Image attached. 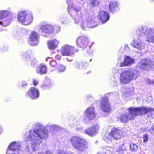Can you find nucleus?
<instances>
[{
  "mask_svg": "<svg viewBox=\"0 0 154 154\" xmlns=\"http://www.w3.org/2000/svg\"><path fill=\"white\" fill-rule=\"evenodd\" d=\"M50 128L54 130H59L60 129L58 125L54 124L51 125H50Z\"/></svg>",
  "mask_w": 154,
  "mask_h": 154,
  "instance_id": "35",
  "label": "nucleus"
},
{
  "mask_svg": "<svg viewBox=\"0 0 154 154\" xmlns=\"http://www.w3.org/2000/svg\"><path fill=\"white\" fill-rule=\"evenodd\" d=\"M100 0H89L88 4L92 7L97 6L100 2Z\"/></svg>",
  "mask_w": 154,
  "mask_h": 154,
  "instance_id": "26",
  "label": "nucleus"
},
{
  "mask_svg": "<svg viewBox=\"0 0 154 154\" xmlns=\"http://www.w3.org/2000/svg\"><path fill=\"white\" fill-rule=\"evenodd\" d=\"M91 59L90 60V61H91Z\"/></svg>",
  "mask_w": 154,
  "mask_h": 154,
  "instance_id": "54",
  "label": "nucleus"
},
{
  "mask_svg": "<svg viewBox=\"0 0 154 154\" xmlns=\"http://www.w3.org/2000/svg\"><path fill=\"white\" fill-rule=\"evenodd\" d=\"M61 23L62 25H66L69 24L70 22V20L68 17H65L62 19L61 20Z\"/></svg>",
  "mask_w": 154,
  "mask_h": 154,
  "instance_id": "30",
  "label": "nucleus"
},
{
  "mask_svg": "<svg viewBox=\"0 0 154 154\" xmlns=\"http://www.w3.org/2000/svg\"><path fill=\"white\" fill-rule=\"evenodd\" d=\"M27 85V83L26 81H23L22 83V84L21 85V86H22L24 87V86H26Z\"/></svg>",
  "mask_w": 154,
  "mask_h": 154,
  "instance_id": "42",
  "label": "nucleus"
},
{
  "mask_svg": "<svg viewBox=\"0 0 154 154\" xmlns=\"http://www.w3.org/2000/svg\"><path fill=\"white\" fill-rule=\"evenodd\" d=\"M11 13L9 11L1 10L0 11V19L5 17H11L10 16Z\"/></svg>",
  "mask_w": 154,
  "mask_h": 154,
  "instance_id": "25",
  "label": "nucleus"
},
{
  "mask_svg": "<svg viewBox=\"0 0 154 154\" xmlns=\"http://www.w3.org/2000/svg\"><path fill=\"white\" fill-rule=\"evenodd\" d=\"M39 38L38 34L35 31H32L30 36V41L29 42V45L33 46L36 45L38 42Z\"/></svg>",
  "mask_w": 154,
  "mask_h": 154,
  "instance_id": "14",
  "label": "nucleus"
},
{
  "mask_svg": "<svg viewBox=\"0 0 154 154\" xmlns=\"http://www.w3.org/2000/svg\"><path fill=\"white\" fill-rule=\"evenodd\" d=\"M153 64L150 59H142L139 62L137 66L142 69L148 70L153 67Z\"/></svg>",
  "mask_w": 154,
  "mask_h": 154,
  "instance_id": "10",
  "label": "nucleus"
},
{
  "mask_svg": "<svg viewBox=\"0 0 154 154\" xmlns=\"http://www.w3.org/2000/svg\"><path fill=\"white\" fill-rule=\"evenodd\" d=\"M59 43V41L56 39L48 41L47 43L48 47L50 49L54 50L57 47Z\"/></svg>",
  "mask_w": 154,
  "mask_h": 154,
  "instance_id": "21",
  "label": "nucleus"
},
{
  "mask_svg": "<svg viewBox=\"0 0 154 154\" xmlns=\"http://www.w3.org/2000/svg\"><path fill=\"white\" fill-rule=\"evenodd\" d=\"M127 109L129 113L122 114L119 117L120 121L122 122H126L129 120H133L137 115L147 114L149 116L154 114V111L152 108L146 107L136 108L131 107Z\"/></svg>",
  "mask_w": 154,
  "mask_h": 154,
  "instance_id": "4",
  "label": "nucleus"
},
{
  "mask_svg": "<svg viewBox=\"0 0 154 154\" xmlns=\"http://www.w3.org/2000/svg\"><path fill=\"white\" fill-rule=\"evenodd\" d=\"M24 56L25 60L27 62L30 63L31 66H33L36 64L37 61L32 56L25 53L24 54Z\"/></svg>",
  "mask_w": 154,
  "mask_h": 154,
  "instance_id": "19",
  "label": "nucleus"
},
{
  "mask_svg": "<svg viewBox=\"0 0 154 154\" xmlns=\"http://www.w3.org/2000/svg\"><path fill=\"white\" fill-rule=\"evenodd\" d=\"M88 42V39L84 36H81L78 38L76 40L78 46L80 48H85L87 46Z\"/></svg>",
  "mask_w": 154,
  "mask_h": 154,
  "instance_id": "18",
  "label": "nucleus"
},
{
  "mask_svg": "<svg viewBox=\"0 0 154 154\" xmlns=\"http://www.w3.org/2000/svg\"><path fill=\"white\" fill-rule=\"evenodd\" d=\"M36 72L40 74H45L47 72V69L46 66L42 64L36 67Z\"/></svg>",
  "mask_w": 154,
  "mask_h": 154,
  "instance_id": "23",
  "label": "nucleus"
},
{
  "mask_svg": "<svg viewBox=\"0 0 154 154\" xmlns=\"http://www.w3.org/2000/svg\"><path fill=\"white\" fill-rule=\"evenodd\" d=\"M129 89L124 88L122 89V92L123 94L126 96V95H128L129 94Z\"/></svg>",
  "mask_w": 154,
  "mask_h": 154,
  "instance_id": "34",
  "label": "nucleus"
},
{
  "mask_svg": "<svg viewBox=\"0 0 154 154\" xmlns=\"http://www.w3.org/2000/svg\"><path fill=\"white\" fill-rule=\"evenodd\" d=\"M134 63V59L128 56H126L124 57L123 62H118L116 66L118 67L128 66L133 64Z\"/></svg>",
  "mask_w": 154,
  "mask_h": 154,
  "instance_id": "11",
  "label": "nucleus"
},
{
  "mask_svg": "<svg viewBox=\"0 0 154 154\" xmlns=\"http://www.w3.org/2000/svg\"><path fill=\"white\" fill-rule=\"evenodd\" d=\"M149 83L151 84L154 85V81L148 80Z\"/></svg>",
  "mask_w": 154,
  "mask_h": 154,
  "instance_id": "46",
  "label": "nucleus"
},
{
  "mask_svg": "<svg viewBox=\"0 0 154 154\" xmlns=\"http://www.w3.org/2000/svg\"><path fill=\"white\" fill-rule=\"evenodd\" d=\"M17 18L20 22L25 25L31 24L33 19L32 12L28 13L25 11H21L19 12L17 15Z\"/></svg>",
  "mask_w": 154,
  "mask_h": 154,
  "instance_id": "7",
  "label": "nucleus"
},
{
  "mask_svg": "<svg viewBox=\"0 0 154 154\" xmlns=\"http://www.w3.org/2000/svg\"><path fill=\"white\" fill-rule=\"evenodd\" d=\"M38 154H45L43 152H40Z\"/></svg>",
  "mask_w": 154,
  "mask_h": 154,
  "instance_id": "49",
  "label": "nucleus"
},
{
  "mask_svg": "<svg viewBox=\"0 0 154 154\" xmlns=\"http://www.w3.org/2000/svg\"><path fill=\"white\" fill-rule=\"evenodd\" d=\"M109 11L115 12L119 10L118 3L117 2H110L109 6Z\"/></svg>",
  "mask_w": 154,
  "mask_h": 154,
  "instance_id": "22",
  "label": "nucleus"
},
{
  "mask_svg": "<svg viewBox=\"0 0 154 154\" xmlns=\"http://www.w3.org/2000/svg\"><path fill=\"white\" fill-rule=\"evenodd\" d=\"M11 20V17L0 19V25L3 26H7L10 23Z\"/></svg>",
  "mask_w": 154,
  "mask_h": 154,
  "instance_id": "24",
  "label": "nucleus"
},
{
  "mask_svg": "<svg viewBox=\"0 0 154 154\" xmlns=\"http://www.w3.org/2000/svg\"><path fill=\"white\" fill-rule=\"evenodd\" d=\"M61 57V55L59 54H57L55 57V58L58 60H60Z\"/></svg>",
  "mask_w": 154,
  "mask_h": 154,
  "instance_id": "40",
  "label": "nucleus"
},
{
  "mask_svg": "<svg viewBox=\"0 0 154 154\" xmlns=\"http://www.w3.org/2000/svg\"><path fill=\"white\" fill-rule=\"evenodd\" d=\"M58 154H67V153L63 150H61L58 152Z\"/></svg>",
  "mask_w": 154,
  "mask_h": 154,
  "instance_id": "43",
  "label": "nucleus"
},
{
  "mask_svg": "<svg viewBox=\"0 0 154 154\" xmlns=\"http://www.w3.org/2000/svg\"><path fill=\"white\" fill-rule=\"evenodd\" d=\"M51 59V57H48L47 58H46V61H48L50 59Z\"/></svg>",
  "mask_w": 154,
  "mask_h": 154,
  "instance_id": "48",
  "label": "nucleus"
},
{
  "mask_svg": "<svg viewBox=\"0 0 154 154\" xmlns=\"http://www.w3.org/2000/svg\"><path fill=\"white\" fill-rule=\"evenodd\" d=\"M74 64H75V65H76V64H77V62H75V63H74Z\"/></svg>",
  "mask_w": 154,
  "mask_h": 154,
  "instance_id": "52",
  "label": "nucleus"
},
{
  "mask_svg": "<svg viewBox=\"0 0 154 154\" xmlns=\"http://www.w3.org/2000/svg\"><path fill=\"white\" fill-rule=\"evenodd\" d=\"M125 143H124L121 145L119 148V152H123L124 151L127 150L126 147L125 146Z\"/></svg>",
  "mask_w": 154,
  "mask_h": 154,
  "instance_id": "33",
  "label": "nucleus"
},
{
  "mask_svg": "<svg viewBox=\"0 0 154 154\" xmlns=\"http://www.w3.org/2000/svg\"><path fill=\"white\" fill-rule=\"evenodd\" d=\"M40 30L42 32L45 33H51L53 31L52 26L48 24L41 26L40 27Z\"/></svg>",
  "mask_w": 154,
  "mask_h": 154,
  "instance_id": "20",
  "label": "nucleus"
},
{
  "mask_svg": "<svg viewBox=\"0 0 154 154\" xmlns=\"http://www.w3.org/2000/svg\"><path fill=\"white\" fill-rule=\"evenodd\" d=\"M57 69L58 72H63L65 70L66 67L63 65L60 64L58 65Z\"/></svg>",
  "mask_w": 154,
  "mask_h": 154,
  "instance_id": "32",
  "label": "nucleus"
},
{
  "mask_svg": "<svg viewBox=\"0 0 154 154\" xmlns=\"http://www.w3.org/2000/svg\"><path fill=\"white\" fill-rule=\"evenodd\" d=\"M84 114L86 117L83 121L87 122L88 121L93 120L96 117L94 107L92 106L88 107L84 112Z\"/></svg>",
  "mask_w": 154,
  "mask_h": 154,
  "instance_id": "9",
  "label": "nucleus"
},
{
  "mask_svg": "<svg viewBox=\"0 0 154 154\" xmlns=\"http://www.w3.org/2000/svg\"><path fill=\"white\" fill-rule=\"evenodd\" d=\"M58 51L63 56H72L75 51L74 47L68 44L62 45Z\"/></svg>",
  "mask_w": 154,
  "mask_h": 154,
  "instance_id": "8",
  "label": "nucleus"
},
{
  "mask_svg": "<svg viewBox=\"0 0 154 154\" xmlns=\"http://www.w3.org/2000/svg\"><path fill=\"white\" fill-rule=\"evenodd\" d=\"M77 131H79V129H77Z\"/></svg>",
  "mask_w": 154,
  "mask_h": 154,
  "instance_id": "53",
  "label": "nucleus"
},
{
  "mask_svg": "<svg viewBox=\"0 0 154 154\" xmlns=\"http://www.w3.org/2000/svg\"><path fill=\"white\" fill-rule=\"evenodd\" d=\"M69 142L74 148L81 152L86 150L88 147L87 142L78 136H74L71 137Z\"/></svg>",
  "mask_w": 154,
  "mask_h": 154,
  "instance_id": "6",
  "label": "nucleus"
},
{
  "mask_svg": "<svg viewBox=\"0 0 154 154\" xmlns=\"http://www.w3.org/2000/svg\"><path fill=\"white\" fill-rule=\"evenodd\" d=\"M50 64L51 66L55 67L57 65L56 62L54 60H51L50 62Z\"/></svg>",
  "mask_w": 154,
  "mask_h": 154,
  "instance_id": "37",
  "label": "nucleus"
},
{
  "mask_svg": "<svg viewBox=\"0 0 154 154\" xmlns=\"http://www.w3.org/2000/svg\"><path fill=\"white\" fill-rule=\"evenodd\" d=\"M74 8L71 13V16L74 23L79 24L82 29L84 30L87 28H93L97 26V21L94 17L89 16L87 12H82L80 6Z\"/></svg>",
  "mask_w": 154,
  "mask_h": 154,
  "instance_id": "2",
  "label": "nucleus"
},
{
  "mask_svg": "<svg viewBox=\"0 0 154 154\" xmlns=\"http://www.w3.org/2000/svg\"><path fill=\"white\" fill-rule=\"evenodd\" d=\"M26 96L33 99H36L39 97V91L35 88L32 87L29 91L26 93Z\"/></svg>",
  "mask_w": 154,
  "mask_h": 154,
  "instance_id": "15",
  "label": "nucleus"
},
{
  "mask_svg": "<svg viewBox=\"0 0 154 154\" xmlns=\"http://www.w3.org/2000/svg\"><path fill=\"white\" fill-rule=\"evenodd\" d=\"M106 151H108V152H112V150L113 149V148L112 147L108 146H106Z\"/></svg>",
  "mask_w": 154,
  "mask_h": 154,
  "instance_id": "38",
  "label": "nucleus"
},
{
  "mask_svg": "<svg viewBox=\"0 0 154 154\" xmlns=\"http://www.w3.org/2000/svg\"><path fill=\"white\" fill-rule=\"evenodd\" d=\"M87 67V66L83 62H81L78 63V65L76 66L77 69L80 70H83Z\"/></svg>",
  "mask_w": 154,
  "mask_h": 154,
  "instance_id": "29",
  "label": "nucleus"
},
{
  "mask_svg": "<svg viewBox=\"0 0 154 154\" xmlns=\"http://www.w3.org/2000/svg\"><path fill=\"white\" fill-rule=\"evenodd\" d=\"M130 149L132 151H136L138 149V147L137 145L134 143H131L129 145Z\"/></svg>",
  "mask_w": 154,
  "mask_h": 154,
  "instance_id": "31",
  "label": "nucleus"
},
{
  "mask_svg": "<svg viewBox=\"0 0 154 154\" xmlns=\"http://www.w3.org/2000/svg\"><path fill=\"white\" fill-rule=\"evenodd\" d=\"M149 130L150 132L152 134H154V125H152Z\"/></svg>",
  "mask_w": 154,
  "mask_h": 154,
  "instance_id": "39",
  "label": "nucleus"
},
{
  "mask_svg": "<svg viewBox=\"0 0 154 154\" xmlns=\"http://www.w3.org/2000/svg\"><path fill=\"white\" fill-rule=\"evenodd\" d=\"M59 30H60V27H59Z\"/></svg>",
  "mask_w": 154,
  "mask_h": 154,
  "instance_id": "55",
  "label": "nucleus"
},
{
  "mask_svg": "<svg viewBox=\"0 0 154 154\" xmlns=\"http://www.w3.org/2000/svg\"><path fill=\"white\" fill-rule=\"evenodd\" d=\"M98 17L103 23L107 22L109 19V16L108 12L103 10H100Z\"/></svg>",
  "mask_w": 154,
  "mask_h": 154,
  "instance_id": "16",
  "label": "nucleus"
},
{
  "mask_svg": "<svg viewBox=\"0 0 154 154\" xmlns=\"http://www.w3.org/2000/svg\"><path fill=\"white\" fill-rule=\"evenodd\" d=\"M100 108L103 112H109L111 110V108L109 100L107 97H104L100 102Z\"/></svg>",
  "mask_w": 154,
  "mask_h": 154,
  "instance_id": "12",
  "label": "nucleus"
},
{
  "mask_svg": "<svg viewBox=\"0 0 154 154\" xmlns=\"http://www.w3.org/2000/svg\"><path fill=\"white\" fill-rule=\"evenodd\" d=\"M142 138L143 140V143H146L148 141V136L147 134H144L143 135Z\"/></svg>",
  "mask_w": 154,
  "mask_h": 154,
  "instance_id": "36",
  "label": "nucleus"
},
{
  "mask_svg": "<svg viewBox=\"0 0 154 154\" xmlns=\"http://www.w3.org/2000/svg\"><path fill=\"white\" fill-rule=\"evenodd\" d=\"M137 36L133 42L134 47L139 50L144 49L145 44L143 43V38L148 43H154V29L148 28L146 26L139 27L136 31Z\"/></svg>",
  "mask_w": 154,
  "mask_h": 154,
  "instance_id": "3",
  "label": "nucleus"
},
{
  "mask_svg": "<svg viewBox=\"0 0 154 154\" xmlns=\"http://www.w3.org/2000/svg\"><path fill=\"white\" fill-rule=\"evenodd\" d=\"M99 128V126L97 124H94L87 129L85 132L89 136L93 137L98 133Z\"/></svg>",
  "mask_w": 154,
  "mask_h": 154,
  "instance_id": "13",
  "label": "nucleus"
},
{
  "mask_svg": "<svg viewBox=\"0 0 154 154\" xmlns=\"http://www.w3.org/2000/svg\"><path fill=\"white\" fill-rule=\"evenodd\" d=\"M151 2H154V0H150Z\"/></svg>",
  "mask_w": 154,
  "mask_h": 154,
  "instance_id": "51",
  "label": "nucleus"
},
{
  "mask_svg": "<svg viewBox=\"0 0 154 154\" xmlns=\"http://www.w3.org/2000/svg\"><path fill=\"white\" fill-rule=\"evenodd\" d=\"M66 59H67V60L68 61H69V62H71V61H72V60H68V59L67 58H66Z\"/></svg>",
  "mask_w": 154,
  "mask_h": 154,
  "instance_id": "50",
  "label": "nucleus"
},
{
  "mask_svg": "<svg viewBox=\"0 0 154 154\" xmlns=\"http://www.w3.org/2000/svg\"><path fill=\"white\" fill-rule=\"evenodd\" d=\"M122 69L117 68L115 73H118L120 74V82L126 84L131 81L136 79L139 76V71L134 68H131L127 70L122 72Z\"/></svg>",
  "mask_w": 154,
  "mask_h": 154,
  "instance_id": "5",
  "label": "nucleus"
},
{
  "mask_svg": "<svg viewBox=\"0 0 154 154\" xmlns=\"http://www.w3.org/2000/svg\"><path fill=\"white\" fill-rule=\"evenodd\" d=\"M122 135V131L118 129L115 128L112 129L111 132L109 134L110 136L116 140L120 139Z\"/></svg>",
  "mask_w": 154,
  "mask_h": 154,
  "instance_id": "17",
  "label": "nucleus"
},
{
  "mask_svg": "<svg viewBox=\"0 0 154 154\" xmlns=\"http://www.w3.org/2000/svg\"><path fill=\"white\" fill-rule=\"evenodd\" d=\"M33 85L35 86L37 85L38 84V81L37 80H35V79H33Z\"/></svg>",
  "mask_w": 154,
  "mask_h": 154,
  "instance_id": "41",
  "label": "nucleus"
},
{
  "mask_svg": "<svg viewBox=\"0 0 154 154\" xmlns=\"http://www.w3.org/2000/svg\"><path fill=\"white\" fill-rule=\"evenodd\" d=\"M45 154H53L50 151L47 150Z\"/></svg>",
  "mask_w": 154,
  "mask_h": 154,
  "instance_id": "47",
  "label": "nucleus"
},
{
  "mask_svg": "<svg viewBox=\"0 0 154 154\" xmlns=\"http://www.w3.org/2000/svg\"><path fill=\"white\" fill-rule=\"evenodd\" d=\"M51 83L50 80H48L41 85V88L44 89H47L50 88L51 85Z\"/></svg>",
  "mask_w": 154,
  "mask_h": 154,
  "instance_id": "28",
  "label": "nucleus"
},
{
  "mask_svg": "<svg viewBox=\"0 0 154 154\" xmlns=\"http://www.w3.org/2000/svg\"><path fill=\"white\" fill-rule=\"evenodd\" d=\"M86 49L87 50L88 49V50H87V49H86V50L87 52L88 53H89L90 52H91V51L90 50V47L89 46H88V47L86 46Z\"/></svg>",
  "mask_w": 154,
  "mask_h": 154,
  "instance_id": "44",
  "label": "nucleus"
},
{
  "mask_svg": "<svg viewBox=\"0 0 154 154\" xmlns=\"http://www.w3.org/2000/svg\"><path fill=\"white\" fill-rule=\"evenodd\" d=\"M24 137L29 143L27 147V151L29 153H32L38 150L42 140H45L48 137V131L42 124L39 122L35 123L32 130L27 132Z\"/></svg>",
  "mask_w": 154,
  "mask_h": 154,
  "instance_id": "1",
  "label": "nucleus"
},
{
  "mask_svg": "<svg viewBox=\"0 0 154 154\" xmlns=\"http://www.w3.org/2000/svg\"><path fill=\"white\" fill-rule=\"evenodd\" d=\"M72 1V0H66V2L68 4V8L69 9V13L70 15H71V13L73 9H74V8L76 6H79V5H75L74 6L73 5L71 4V5H70V2Z\"/></svg>",
  "mask_w": 154,
  "mask_h": 154,
  "instance_id": "27",
  "label": "nucleus"
},
{
  "mask_svg": "<svg viewBox=\"0 0 154 154\" xmlns=\"http://www.w3.org/2000/svg\"><path fill=\"white\" fill-rule=\"evenodd\" d=\"M124 48L125 50L126 51H128L129 50V48L128 46V45H125Z\"/></svg>",
  "mask_w": 154,
  "mask_h": 154,
  "instance_id": "45",
  "label": "nucleus"
}]
</instances>
